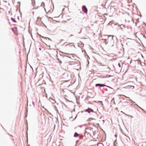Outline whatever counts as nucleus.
Segmentation results:
<instances>
[{
  "instance_id": "1",
  "label": "nucleus",
  "mask_w": 146,
  "mask_h": 146,
  "mask_svg": "<svg viewBox=\"0 0 146 146\" xmlns=\"http://www.w3.org/2000/svg\"><path fill=\"white\" fill-rule=\"evenodd\" d=\"M106 36H108V41L106 39H102L104 40V42L106 44H107L108 43L109 46L112 47L114 45V41L117 42V39L116 37L113 35H106Z\"/></svg>"
},
{
  "instance_id": "2",
  "label": "nucleus",
  "mask_w": 146,
  "mask_h": 146,
  "mask_svg": "<svg viewBox=\"0 0 146 146\" xmlns=\"http://www.w3.org/2000/svg\"><path fill=\"white\" fill-rule=\"evenodd\" d=\"M82 10L83 12L86 14L88 12V9L86 6L83 5L82 7Z\"/></svg>"
},
{
  "instance_id": "3",
  "label": "nucleus",
  "mask_w": 146,
  "mask_h": 146,
  "mask_svg": "<svg viewBox=\"0 0 146 146\" xmlns=\"http://www.w3.org/2000/svg\"><path fill=\"white\" fill-rule=\"evenodd\" d=\"M84 112H87L89 113H90L91 112H95L94 111V110L90 108H88V109L85 110L84 111Z\"/></svg>"
},
{
  "instance_id": "4",
  "label": "nucleus",
  "mask_w": 146,
  "mask_h": 146,
  "mask_svg": "<svg viewBox=\"0 0 146 146\" xmlns=\"http://www.w3.org/2000/svg\"><path fill=\"white\" fill-rule=\"evenodd\" d=\"M105 86V85L104 84H95V87H103Z\"/></svg>"
},
{
  "instance_id": "5",
  "label": "nucleus",
  "mask_w": 146,
  "mask_h": 146,
  "mask_svg": "<svg viewBox=\"0 0 146 146\" xmlns=\"http://www.w3.org/2000/svg\"><path fill=\"white\" fill-rule=\"evenodd\" d=\"M11 29L12 31L14 33L16 32L17 31V28L16 27L12 28Z\"/></svg>"
},
{
  "instance_id": "6",
  "label": "nucleus",
  "mask_w": 146,
  "mask_h": 146,
  "mask_svg": "<svg viewBox=\"0 0 146 146\" xmlns=\"http://www.w3.org/2000/svg\"><path fill=\"white\" fill-rule=\"evenodd\" d=\"M41 37L43 38H44V39H45L46 40H47V39H48V40H49L50 41H52V40L50 39V38H48V37H44V36H41Z\"/></svg>"
},
{
  "instance_id": "7",
  "label": "nucleus",
  "mask_w": 146,
  "mask_h": 146,
  "mask_svg": "<svg viewBox=\"0 0 146 146\" xmlns=\"http://www.w3.org/2000/svg\"><path fill=\"white\" fill-rule=\"evenodd\" d=\"M79 135V134H78L77 132H75L74 134V137H78Z\"/></svg>"
},
{
  "instance_id": "8",
  "label": "nucleus",
  "mask_w": 146,
  "mask_h": 146,
  "mask_svg": "<svg viewBox=\"0 0 146 146\" xmlns=\"http://www.w3.org/2000/svg\"><path fill=\"white\" fill-rule=\"evenodd\" d=\"M26 123H26V126H27V130H28V123H27V120H26ZM26 134H27V140H28V136H27V131Z\"/></svg>"
},
{
  "instance_id": "9",
  "label": "nucleus",
  "mask_w": 146,
  "mask_h": 146,
  "mask_svg": "<svg viewBox=\"0 0 146 146\" xmlns=\"http://www.w3.org/2000/svg\"><path fill=\"white\" fill-rule=\"evenodd\" d=\"M11 20L12 21H13V22H14V23H16V21L15 19L13 18V17H11Z\"/></svg>"
},
{
  "instance_id": "10",
  "label": "nucleus",
  "mask_w": 146,
  "mask_h": 146,
  "mask_svg": "<svg viewBox=\"0 0 146 146\" xmlns=\"http://www.w3.org/2000/svg\"><path fill=\"white\" fill-rule=\"evenodd\" d=\"M128 87H129V88L132 89H133L134 88V87L133 86H127Z\"/></svg>"
},
{
  "instance_id": "11",
  "label": "nucleus",
  "mask_w": 146,
  "mask_h": 146,
  "mask_svg": "<svg viewBox=\"0 0 146 146\" xmlns=\"http://www.w3.org/2000/svg\"><path fill=\"white\" fill-rule=\"evenodd\" d=\"M92 120H95V119L94 118H89L88 119V121H90Z\"/></svg>"
},
{
  "instance_id": "12",
  "label": "nucleus",
  "mask_w": 146,
  "mask_h": 146,
  "mask_svg": "<svg viewBox=\"0 0 146 146\" xmlns=\"http://www.w3.org/2000/svg\"><path fill=\"white\" fill-rule=\"evenodd\" d=\"M79 136L80 139H82L83 138V135H79Z\"/></svg>"
},
{
  "instance_id": "13",
  "label": "nucleus",
  "mask_w": 146,
  "mask_h": 146,
  "mask_svg": "<svg viewBox=\"0 0 146 146\" xmlns=\"http://www.w3.org/2000/svg\"><path fill=\"white\" fill-rule=\"evenodd\" d=\"M129 100V101H130L131 102H132L133 103H134L135 104V102L131 100Z\"/></svg>"
},
{
  "instance_id": "14",
  "label": "nucleus",
  "mask_w": 146,
  "mask_h": 146,
  "mask_svg": "<svg viewBox=\"0 0 146 146\" xmlns=\"http://www.w3.org/2000/svg\"><path fill=\"white\" fill-rule=\"evenodd\" d=\"M28 111V108H27L26 109L25 113H27Z\"/></svg>"
},
{
  "instance_id": "15",
  "label": "nucleus",
  "mask_w": 146,
  "mask_h": 146,
  "mask_svg": "<svg viewBox=\"0 0 146 146\" xmlns=\"http://www.w3.org/2000/svg\"><path fill=\"white\" fill-rule=\"evenodd\" d=\"M106 86V87H108L110 88L111 89H113V88H112L111 87H110L109 86H107V85H105V86Z\"/></svg>"
},
{
  "instance_id": "16",
  "label": "nucleus",
  "mask_w": 146,
  "mask_h": 146,
  "mask_svg": "<svg viewBox=\"0 0 146 146\" xmlns=\"http://www.w3.org/2000/svg\"><path fill=\"white\" fill-rule=\"evenodd\" d=\"M45 109V110H47V111L50 114V115H51L52 116V115L51 114V113L50 112H49V111H48L46 109Z\"/></svg>"
},
{
  "instance_id": "17",
  "label": "nucleus",
  "mask_w": 146,
  "mask_h": 146,
  "mask_svg": "<svg viewBox=\"0 0 146 146\" xmlns=\"http://www.w3.org/2000/svg\"><path fill=\"white\" fill-rule=\"evenodd\" d=\"M139 108L140 109L143 111H144V109H142V108H141V107H139Z\"/></svg>"
},
{
  "instance_id": "18",
  "label": "nucleus",
  "mask_w": 146,
  "mask_h": 146,
  "mask_svg": "<svg viewBox=\"0 0 146 146\" xmlns=\"http://www.w3.org/2000/svg\"><path fill=\"white\" fill-rule=\"evenodd\" d=\"M50 99H51L52 100H53V101H54V102L55 103H56V101L54 100L53 99H52L51 98H50Z\"/></svg>"
},
{
  "instance_id": "19",
  "label": "nucleus",
  "mask_w": 146,
  "mask_h": 146,
  "mask_svg": "<svg viewBox=\"0 0 146 146\" xmlns=\"http://www.w3.org/2000/svg\"><path fill=\"white\" fill-rule=\"evenodd\" d=\"M32 104L33 106V107H35V103L34 102H33V101L32 102Z\"/></svg>"
},
{
  "instance_id": "20",
  "label": "nucleus",
  "mask_w": 146,
  "mask_h": 146,
  "mask_svg": "<svg viewBox=\"0 0 146 146\" xmlns=\"http://www.w3.org/2000/svg\"><path fill=\"white\" fill-rule=\"evenodd\" d=\"M118 65L119 66V67H121V65H120V63H118Z\"/></svg>"
},
{
  "instance_id": "21",
  "label": "nucleus",
  "mask_w": 146,
  "mask_h": 146,
  "mask_svg": "<svg viewBox=\"0 0 146 146\" xmlns=\"http://www.w3.org/2000/svg\"><path fill=\"white\" fill-rule=\"evenodd\" d=\"M134 105L136 106L137 107L139 108V106L137 104H135Z\"/></svg>"
},
{
  "instance_id": "22",
  "label": "nucleus",
  "mask_w": 146,
  "mask_h": 146,
  "mask_svg": "<svg viewBox=\"0 0 146 146\" xmlns=\"http://www.w3.org/2000/svg\"><path fill=\"white\" fill-rule=\"evenodd\" d=\"M18 3H19V7H20V2H18Z\"/></svg>"
},
{
  "instance_id": "23",
  "label": "nucleus",
  "mask_w": 146,
  "mask_h": 146,
  "mask_svg": "<svg viewBox=\"0 0 146 146\" xmlns=\"http://www.w3.org/2000/svg\"><path fill=\"white\" fill-rule=\"evenodd\" d=\"M38 6L37 7H36V8H35V7L33 8V9H38Z\"/></svg>"
},
{
  "instance_id": "24",
  "label": "nucleus",
  "mask_w": 146,
  "mask_h": 146,
  "mask_svg": "<svg viewBox=\"0 0 146 146\" xmlns=\"http://www.w3.org/2000/svg\"><path fill=\"white\" fill-rule=\"evenodd\" d=\"M101 105H102V106L103 107V106H104V104H103L102 102V103H101Z\"/></svg>"
},
{
  "instance_id": "25",
  "label": "nucleus",
  "mask_w": 146,
  "mask_h": 146,
  "mask_svg": "<svg viewBox=\"0 0 146 146\" xmlns=\"http://www.w3.org/2000/svg\"><path fill=\"white\" fill-rule=\"evenodd\" d=\"M82 125H79L78 126V127H80V128H82Z\"/></svg>"
},
{
  "instance_id": "26",
  "label": "nucleus",
  "mask_w": 146,
  "mask_h": 146,
  "mask_svg": "<svg viewBox=\"0 0 146 146\" xmlns=\"http://www.w3.org/2000/svg\"><path fill=\"white\" fill-rule=\"evenodd\" d=\"M42 4H44V6H45V5H44V2H42Z\"/></svg>"
},
{
  "instance_id": "27",
  "label": "nucleus",
  "mask_w": 146,
  "mask_h": 146,
  "mask_svg": "<svg viewBox=\"0 0 146 146\" xmlns=\"http://www.w3.org/2000/svg\"><path fill=\"white\" fill-rule=\"evenodd\" d=\"M102 121L103 122V124H104L105 122V121L104 120H103Z\"/></svg>"
},
{
  "instance_id": "28",
  "label": "nucleus",
  "mask_w": 146,
  "mask_h": 146,
  "mask_svg": "<svg viewBox=\"0 0 146 146\" xmlns=\"http://www.w3.org/2000/svg\"><path fill=\"white\" fill-rule=\"evenodd\" d=\"M26 114V115L25 116V117H26L27 116V113H25Z\"/></svg>"
},
{
  "instance_id": "29",
  "label": "nucleus",
  "mask_w": 146,
  "mask_h": 146,
  "mask_svg": "<svg viewBox=\"0 0 146 146\" xmlns=\"http://www.w3.org/2000/svg\"><path fill=\"white\" fill-rule=\"evenodd\" d=\"M64 40L63 39H61L60 40V42H61L62 41H63V40Z\"/></svg>"
},
{
  "instance_id": "30",
  "label": "nucleus",
  "mask_w": 146,
  "mask_h": 146,
  "mask_svg": "<svg viewBox=\"0 0 146 146\" xmlns=\"http://www.w3.org/2000/svg\"><path fill=\"white\" fill-rule=\"evenodd\" d=\"M143 37H144L146 39V36L145 35H143Z\"/></svg>"
},
{
  "instance_id": "31",
  "label": "nucleus",
  "mask_w": 146,
  "mask_h": 146,
  "mask_svg": "<svg viewBox=\"0 0 146 146\" xmlns=\"http://www.w3.org/2000/svg\"><path fill=\"white\" fill-rule=\"evenodd\" d=\"M98 102L100 103H102V101H99Z\"/></svg>"
},
{
  "instance_id": "32",
  "label": "nucleus",
  "mask_w": 146,
  "mask_h": 146,
  "mask_svg": "<svg viewBox=\"0 0 146 146\" xmlns=\"http://www.w3.org/2000/svg\"><path fill=\"white\" fill-rule=\"evenodd\" d=\"M105 90H106V91H108V89L107 88H106V89H104Z\"/></svg>"
},
{
  "instance_id": "33",
  "label": "nucleus",
  "mask_w": 146,
  "mask_h": 146,
  "mask_svg": "<svg viewBox=\"0 0 146 146\" xmlns=\"http://www.w3.org/2000/svg\"><path fill=\"white\" fill-rule=\"evenodd\" d=\"M129 116H130L131 117H132V118L133 117V116H132V115H129Z\"/></svg>"
},
{
  "instance_id": "34",
  "label": "nucleus",
  "mask_w": 146,
  "mask_h": 146,
  "mask_svg": "<svg viewBox=\"0 0 146 146\" xmlns=\"http://www.w3.org/2000/svg\"><path fill=\"white\" fill-rule=\"evenodd\" d=\"M31 36L32 38L33 39V36H32V33H31Z\"/></svg>"
},
{
  "instance_id": "35",
  "label": "nucleus",
  "mask_w": 146,
  "mask_h": 146,
  "mask_svg": "<svg viewBox=\"0 0 146 146\" xmlns=\"http://www.w3.org/2000/svg\"><path fill=\"white\" fill-rule=\"evenodd\" d=\"M125 115L127 116H129V115H128V114H125Z\"/></svg>"
},
{
  "instance_id": "36",
  "label": "nucleus",
  "mask_w": 146,
  "mask_h": 146,
  "mask_svg": "<svg viewBox=\"0 0 146 146\" xmlns=\"http://www.w3.org/2000/svg\"><path fill=\"white\" fill-rule=\"evenodd\" d=\"M59 62L60 63H62V62L60 60L59 61Z\"/></svg>"
},
{
  "instance_id": "37",
  "label": "nucleus",
  "mask_w": 146,
  "mask_h": 146,
  "mask_svg": "<svg viewBox=\"0 0 146 146\" xmlns=\"http://www.w3.org/2000/svg\"><path fill=\"white\" fill-rule=\"evenodd\" d=\"M123 134H124V135H125V136H126V134H125V133H123Z\"/></svg>"
},
{
  "instance_id": "38",
  "label": "nucleus",
  "mask_w": 146,
  "mask_h": 146,
  "mask_svg": "<svg viewBox=\"0 0 146 146\" xmlns=\"http://www.w3.org/2000/svg\"><path fill=\"white\" fill-rule=\"evenodd\" d=\"M132 21H133V23L134 21L133 19H132Z\"/></svg>"
},
{
  "instance_id": "39",
  "label": "nucleus",
  "mask_w": 146,
  "mask_h": 146,
  "mask_svg": "<svg viewBox=\"0 0 146 146\" xmlns=\"http://www.w3.org/2000/svg\"><path fill=\"white\" fill-rule=\"evenodd\" d=\"M57 59L59 61L60 60L58 58Z\"/></svg>"
},
{
  "instance_id": "40",
  "label": "nucleus",
  "mask_w": 146,
  "mask_h": 146,
  "mask_svg": "<svg viewBox=\"0 0 146 146\" xmlns=\"http://www.w3.org/2000/svg\"><path fill=\"white\" fill-rule=\"evenodd\" d=\"M17 18H18V19L19 20V16H18V17Z\"/></svg>"
},
{
  "instance_id": "41",
  "label": "nucleus",
  "mask_w": 146,
  "mask_h": 146,
  "mask_svg": "<svg viewBox=\"0 0 146 146\" xmlns=\"http://www.w3.org/2000/svg\"><path fill=\"white\" fill-rule=\"evenodd\" d=\"M76 117H77V115L76 116V117H75V118H74V120H75V119H76Z\"/></svg>"
},
{
  "instance_id": "42",
  "label": "nucleus",
  "mask_w": 146,
  "mask_h": 146,
  "mask_svg": "<svg viewBox=\"0 0 146 146\" xmlns=\"http://www.w3.org/2000/svg\"><path fill=\"white\" fill-rule=\"evenodd\" d=\"M73 36V35H70V36Z\"/></svg>"
},
{
  "instance_id": "43",
  "label": "nucleus",
  "mask_w": 146,
  "mask_h": 146,
  "mask_svg": "<svg viewBox=\"0 0 146 146\" xmlns=\"http://www.w3.org/2000/svg\"><path fill=\"white\" fill-rule=\"evenodd\" d=\"M114 136H115V137H116V136H117L116 135H115Z\"/></svg>"
},
{
  "instance_id": "44",
  "label": "nucleus",
  "mask_w": 146,
  "mask_h": 146,
  "mask_svg": "<svg viewBox=\"0 0 146 146\" xmlns=\"http://www.w3.org/2000/svg\"><path fill=\"white\" fill-rule=\"evenodd\" d=\"M68 57L71 58V57L69 56H67Z\"/></svg>"
},
{
  "instance_id": "45",
  "label": "nucleus",
  "mask_w": 146,
  "mask_h": 146,
  "mask_svg": "<svg viewBox=\"0 0 146 146\" xmlns=\"http://www.w3.org/2000/svg\"><path fill=\"white\" fill-rule=\"evenodd\" d=\"M139 16L141 17L142 16L141 15H139Z\"/></svg>"
},
{
  "instance_id": "46",
  "label": "nucleus",
  "mask_w": 146,
  "mask_h": 146,
  "mask_svg": "<svg viewBox=\"0 0 146 146\" xmlns=\"http://www.w3.org/2000/svg\"><path fill=\"white\" fill-rule=\"evenodd\" d=\"M39 50H41V48H39Z\"/></svg>"
},
{
  "instance_id": "47",
  "label": "nucleus",
  "mask_w": 146,
  "mask_h": 146,
  "mask_svg": "<svg viewBox=\"0 0 146 146\" xmlns=\"http://www.w3.org/2000/svg\"><path fill=\"white\" fill-rule=\"evenodd\" d=\"M4 1L6 3L7 2V1Z\"/></svg>"
},
{
  "instance_id": "48",
  "label": "nucleus",
  "mask_w": 146,
  "mask_h": 146,
  "mask_svg": "<svg viewBox=\"0 0 146 146\" xmlns=\"http://www.w3.org/2000/svg\"><path fill=\"white\" fill-rule=\"evenodd\" d=\"M138 20H139V19H137V21H138Z\"/></svg>"
},
{
  "instance_id": "49",
  "label": "nucleus",
  "mask_w": 146,
  "mask_h": 146,
  "mask_svg": "<svg viewBox=\"0 0 146 146\" xmlns=\"http://www.w3.org/2000/svg\"><path fill=\"white\" fill-rule=\"evenodd\" d=\"M70 44H74V43H70Z\"/></svg>"
},
{
  "instance_id": "50",
  "label": "nucleus",
  "mask_w": 146,
  "mask_h": 146,
  "mask_svg": "<svg viewBox=\"0 0 146 146\" xmlns=\"http://www.w3.org/2000/svg\"><path fill=\"white\" fill-rule=\"evenodd\" d=\"M146 111L144 110V111H143V112H144V113L145 111Z\"/></svg>"
},
{
  "instance_id": "51",
  "label": "nucleus",
  "mask_w": 146,
  "mask_h": 146,
  "mask_svg": "<svg viewBox=\"0 0 146 146\" xmlns=\"http://www.w3.org/2000/svg\"><path fill=\"white\" fill-rule=\"evenodd\" d=\"M31 66V68H32V69H33V68H32V67L31 66Z\"/></svg>"
},
{
  "instance_id": "52",
  "label": "nucleus",
  "mask_w": 146,
  "mask_h": 146,
  "mask_svg": "<svg viewBox=\"0 0 146 146\" xmlns=\"http://www.w3.org/2000/svg\"><path fill=\"white\" fill-rule=\"evenodd\" d=\"M144 113L146 114V111H145L144 112Z\"/></svg>"
},
{
  "instance_id": "53",
  "label": "nucleus",
  "mask_w": 146,
  "mask_h": 146,
  "mask_svg": "<svg viewBox=\"0 0 146 146\" xmlns=\"http://www.w3.org/2000/svg\"><path fill=\"white\" fill-rule=\"evenodd\" d=\"M97 125H99V124L98 123V124H97Z\"/></svg>"
},
{
  "instance_id": "54",
  "label": "nucleus",
  "mask_w": 146,
  "mask_h": 146,
  "mask_svg": "<svg viewBox=\"0 0 146 146\" xmlns=\"http://www.w3.org/2000/svg\"><path fill=\"white\" fill-rule=\"evenodd\" d=\"M135 24L136 25V24H137V23H135Z\"/></svg>"
},
{
  "instance_id": "55",
  "label": "nucleus",
  "mask_w": 146,
  "mask_h": 146,
  "mask_svg": "<svg viewBox=\"0 0 146 146\" xmlns=\"http://www.w3.org/2000/svg\"><path fill=\"white\" fill-rule=\"evenodd\" d=\"M144 24H145V25H146V23H145Z\"/></svg>"
},
{
  "instance_id": "56",
  "label": "nucleus",
  "mask_w": 146,
  "mask_h": 146,
  "mask_svg": "<svg viewBox=\"0 0 146 146\" xmlns=\"http://www.w3.org/2000/svg\"><path fill=\"white\" fill-rule=\"evenodd\" d=\"M126 98H129V97H126Z\"/></svg>"
},
{
  "instance_id": "57",
  "label": "nucleus",
  "mask_w": 146,
  "mask_h": 146,
  "mask_svg": "<svg viewBox=\"0 0 146 146\" xmlns=\"http://www.w3.org/2000/svg\"><path fill=\"white\" fill-rule=\"evenodd\" d=\"M93 134H94V135H95V133H94Z\"/></svg>"
},
{
  "instance_id": "58",
  "label": "nucleus",
  "mask_w": 146,
  "mask_h": 146,
  "mask_svg": "<svg viewBox=\"0 0 146 146\" xmlns=\"http://www.w3.org/2000/svg\"><path fill=\"white\" fill-rule=\"evenodd\" d=\"M93 134H94V135H95V133H94Z\"/></svg>"
},
{
  "instance_id": "59",
  "label": "nucleus",
  "mask_w": 146,
  "mask_h": 146,
  "mask_svg": "<svg viewBox=\"0 0 146 146\" xmlns=\"http://www.w3.org/2000/svg\"><path fill=\"white\" fill-rule=\"evenodd\" d=\"M56 17H54V18H56Z\"/></svg>"
},
{
  "instance_id": "60",
  "label": "nucleus",
  "mask_w": 146,
  "mask_h": 146,
  "mask_svg": "<svg viewBox=\"0 0 146 146\" xmlns=\"http://www.w3.org/2000/svg\"><path fill=\"white\" fill-rule=\"evenodd\" d=\"M73 46H74V47H75V46L74 45H73Z\"/></svg>"
},
{
  "instance_id": "61",
  "label": "nucleus",
  "mask_w": 146,
  "mask_h": 146,
  "mask_svg": "<svg viewBox=\"0 0 146 146\" xmlns=\"http://www.w3.org/2000/svg\"><path fill=\"white\" fill-rule=\"evenodd\" d=\"M44 10H45V8H44Z\"/></svg>"
},
{
  "instance_id": "62",
  "label": "nucleus",
  "mask_w": 146,
  "mask_h": 146,
  "mask_svg": "<svg viewBox=\"0 0 146 146\" xmlns=\"http://www.w3.org/2000/svg\"><path fill=\"white\" fill-rule=\"evenodd\" d=\"M31 1H33V0H31ZM33 1H35V0H33Z\"/></svg>"
},
{
  "instance_id": "63",
  "label": "nucleus",
  "mask_w": 146,
  "mask_h": 146,
  "mask_svg": "<svg viewBox=\"0 0 146 146\" xmlns=\"http://www.w3.org/2000/svg\"><path fill=\"white\" fill-rule=\"evenodd\" d=\"M55 108H56V106L55 107Z\"/></svg>"
},
{
  "instance_id": "64",
  "label": "nucleus",
  "mask_w": 146,
  "mask_h": 146,
  "mask_svg": "<svg viewBox=\"0 0 146 146\" xmlns=\"http://www.w3.org/2000/svg\"><path fill=\"white\" fill-rule=\"evenodd\" d=\"M29 146H30V145H29Z\"/></svg>"
}]
</instances>
